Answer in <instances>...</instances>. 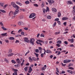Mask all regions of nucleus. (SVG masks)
Here are the masks:
<instances>
[{"label":"nucleus","mask_w":75,"mask_h":75,"mask_svg":"<svg viewBox=\"0 0 75 75\" xmlns=\"http://www.w3.org/2000/svg\"><path fill=\"white\" fill-rule=\"evenodd\" d=\"M11 4L15 8H16V9L20 8V7H19L17 5H16V3L14 2H12L11 3Z\"/></svg>","instance_id":"f257e3e1"},{"label":"nucleus","mask_w":75,"mask_h":75,"mask_svg":"<svg viewBox=\"0 0 75 75\" xmlns=\"http://www.w3.org/2000/svg\"><path fill=\"white\" fill-rule=\"evenodd\" d=\"M34 39L33 38L31 39L30 40V43L32 44L33 45H34Z\"/></svg>","instance_id":"f03ea898"},{"label":"nucleus","mask_w":75,"mask_h":75,"mask_svg":"<svg viewBox=\"0 0 75 75\" xmlns=\"http://www.w3.org/2000/svg\"><path fill=\"white\" fill-rule=\"evenodd\" d=\"M18 9H16V10L15 11V12H14L13 13V15L14 16H15V15H16L18 13V11H19V10Z\"/></svg>","instance_id":"7ed1b4c3"},{"label":"nucleus","mask_w":75,"mask_h":75,"mask_svg":"<svg viewBox=\"0 0 75 75\" xmlns=\"http://www.w3.org/2000/svg\"><path fill=\"white\" fill-rule=\"evenodd\" d=\"M35 16V14L34 13H33L31 14L29 16V18H33Z\"/></svg>","instance_id":"20e7f679"},{"label":"nucleus","mask_w":75,"mask_h":75,"mask_svg":"<svg viewBox=\"0 0 75 75\" xmlns=\"http://www.w3.org/2000/svg\"><path fill=\"white\" fill-rule=\"evenodd\" d=\"M68 41L69 42L73 43L74 41V38L71 39H68Z\"/></svg>","instance_id":"39448f33"},{"label":"nucleus","mask_w":75,"mask_h":75,"mask_svg":"<svg viewBox=\"0 0 75 75\" xmlns=\"http://www.w3.org/2000/svg\"><path fill=\"white\" fill-rule=\"evenodd\" d=\"M13 13H14V12H13V11H11L8 14V16H13Z\"/></svg>","instance_id":"423d86ee"},{"label":"nucleus","mask_w":75,"mask_h":75,"mask_svg":"<svg viewBox=\"0 0 75 75\" xmlns=\"http://www.w3.org/2000/svg\"><path fill=\"white\" fill-rule=\"evenodd\" d=\"M24 40L26 42H29V40H28L27 38H24Z\"/></svg>","instance_id":"0eeeda50"},{"label":"nucleus","mask_w":75,"mask_h":75,"mask_svg":"<svg viewBox=\"0 0 75 75\" xmlns=\"http://www.w3.org/2000/svg\"><path fill=\"white\" fill-rule=\"evenodd\" d=\"M46 53L51 54V53H52V52L50 50H46Z\"/></svg>","instance_id":"6e6552de"},{"label":"nucleus","mask_w":75,"mask_h":75,"mask_svg":"<svg viewBox=\"0 0 75 75\" xmlns=\"http://www.w3.org/2000/svg\"><path fill=\"white\" fill-rule=\"evenodd\" d=\"M13 71H14V72L15 74V75H17V71H18V70L17 69H13Z\"/></svg>","instance_id":"1a4fd4ad"},{"label":"nucleus","mask_w":75,"mask_h":75,"mask_svg":"<svg viewBox=\"0 0 75 75\" xmlns=\"http://www.w3.org/2000/svg\"><path fill=\"white\" fill-rule=\"evenodd\" d=\"M62 20H68V18L67 17H64L62 18Z\"/></svg>","instance_id":"9d476101"},{"label":"nucleus","mask_w":75,"mask_h":75,"mask_svg":"<svg viewBox=\"0 0 75 75\" xmlns=\"http://www.w3.org/2000/svg\"><path fill=\"white\" fill-rule=\"evenodd\" d=\"M16 62L18 64H20V60L18 58L16 59Z\"/></svg>","instance_id":"9b49d317"},{"label":"nucleus","mask_w":75,"mask_h":75,"mask_svg":"<svg viewBox=\"0 0 75 75\" xmlns=\"http://www.w3.org/2000/svg\"><path fill=\"white\" fill-rule=\"evenodd\" d=\"M18 24L19 25H23V22H19L18 23Z\"/></svg>","instance_id":"f8f14e48"},{"label":"nucleus","mask_w":75,"mask_h":75,"mask_svg":"<svg viewBox=\"0 0 75 75\" xmlns=\"http://www.w3.org/2000/svg\"><path fill=\"white\" fill-rule=\"evenodd\" d=\"M67 72H68V73H70L71 74H73V72H72V71L70 70H67Z\"/></svg>","instance_id":"ddd939ff"},{"label":"nucleus","mask_w":75,"mask_h":75,"mask_svg":"<svg viewBox=\"0 0 75 75\" xmlns=\"http://www.w3.org/2000/svg\"><path fill=\"white\" fill-rule=\"evenodd\" d=\"M4 61H5L6 62L7 64H9V61H8V60L7 59L4 58Z\"/></svg>","instance_id":"4468645a"},{"label":"nucleus","mask_w":75,"mask_h":75,"mask_svg":"<svg viewBox=\"0 0 75 75\" xmlns=\"http://www.w3.org/2000/svg\"><path fill=\"white\" fill-rule=\"evenodd\" d=\"M7 33H4L1 34V35L2 36H7Z\"/></svg>","instance_id":"2eb2a0df"},{"label":"nucleus","mask_w":75,"mask_h":75,"mask_svg":"<svg viewBox=\"0 0 75 75\" xmlns=\"http://www.w3.org/2000/svg\"><path fill=\"white\" fill-rule=\"evenodd\" d=\"M16 4H19L20 6H22V4L18 2H16Z\"/></svg>","instance_id":"dca6fc26"},{"label":"nucleus","mask_w":75,"mask_h":75,"mask_svg":"<svg viewBox=\"0 0 75 75\" xmlns=\"http://www.w3.org/2000/svg\"><path fill=\"white\" fill-rule=\"evenodd\" d=\"M52 10L53 11H54V12H57V9L55 8H52Z\"/></svg>","instance_id":"f3484780"},{"label":"nucleus","mask_w":75,"mask_h":75,"mask_svg":"<svg viewBox=\"0 0 75 75\" xmlns=\"http://www.w3.org/2000/svg\"><path fill=\"white\" fill-rule=\"evenodd\" d=\"M8 38L11 40H14L15 39L14 37H10V38Z\"/></svg>","instance_id":"a211bd4d"},{"label":"nucleus","mask_w":75,"mask_h":75,"mask_svg":"<svg viewBox=\"0 0 75 75\" xmlns=\"http://www.w3.org/2000/svg\"><path fill=\"white\" fill-rule=\"evenodd\" d=\"M61 13L60 12H59L58 13V17H60L61 16Z\"/></svg>","instance_id":"6ab92c4d"},{"label":"nucleus","mask_w":75,"mask_h":75,"mask_svg":"<svg viewBox=\"0 0 75 75\" xmlns=\"http://www.w3.org/2000/svg\"><path fill=\"white\" fill-rule=\"evenodd\" d=\"M25 3L26 4H30V1H27L25 2Z\"/></svg>","instance_id":"aec40b11"},{"label":"nucleus","mask_w":75,"mask_h":75,"mask_svg":"<svg viewBox=\"0 0 75 75\" xmlns=\"http://www.w3.org/2000/svg\"><path fill=\"white\" fill-rule=\"evenodd\" d=\"M57 43L60 44H61V43H62V41L60 40H58L57 41Z\"/></svg>","instance_id":"412c9836"},{"label":"nucleus","mask_w":75,"mask_h":75,"mask_svg":"<svg viewBox=\"0 0 75 75\" xmlns=\"http://www.w3.org/2000/svg\"><path fill=\"white\" fill-rule=\"evenodd\" d=\"M24 61H25V60H23V61L22 63H21V67H22L23 65V64L24 63Z\"/></svg>","instance_id":"4be33fe9"},{"label":"nucleus","mask_w":75,"mask_h":75,"mask_svg":"<svg viewBox=\"0 0 75 75\" xmlns=\"http://www.w3.org/2000/svg\"><path fill=\"white\" fill-rule=\"evenodd\" d=\"M0 11H1V12H2V13H5L6 12V11H5L4 10L2 9H0Z\"/></svg>","instance_id":"5701e85b"},{"label":"nucleus","mask_w":75,"mask_h":75,"mask_svg":"<svg viewBox=\"0 0 75 75\" xmlns=\"http://www.w3.org/2000/svg\"><path fill=\"white\" fill-rule=\"evenodd\" d=\"M11 62L13 63L14 64H16V62L14 60H12L11 61Z\"/></svg>","instance_id":"b1692460"},{"label":"nucleus","mask_w":75,"mask_h":75,"mask_svg":"<svg viewBox=\"0 0 75 75\" xmlns=\"http://www.w3.org/2000/svg\"><path fill=\"white\" fill-rule=\"evenodd\" d=\"M13 55H14V53H11V54L8 55V57H11V56H13Z\"/></svg>","instance_id":"393cba45"},{"label":"nucleus","mask_w":75,"mask_h":75,"mask_svg":"<svg viewBox=\"0 0 75 75\" xmlns=\"http://www.w3.org/2000/svg\"><path fill=\"white\" fill-rule=\"evenodd\" d=\"M24 69L25 71H27L28 70V67H25Z\"/></svg>","instance_id":"a878e982"},{"label":"nucleus","mask_w":75,"mask_h":75,"mask_svg":"<svg viewBox=\"0 0 75 75\" xmlns=\"http://www.w3.org/2000/svg\"><path fill=\"white\" fill-rule=\"evenodd\" d=\"M1 28H2V29H3V30H4L5 31H6V30H7V28H5L4 27H1Z\"/></svg>","instance_id":"bb28decb"},{"label":"nucleus","mask_w":75,"mask_h":75,"mask_svg":"<svg viewBox=\"0 0 75 75\" xmlns=\"http://www.w3.org/2000/svg\"><path fill=\"white\" fill-rule=\"evenodd\" d=\"M68 69H71V70H74V68L72 67H69L68 68Z\"/></svg>","instance_id":"cd10ccee"},{"label":"nucleus","mask_w":75,"mask_h":75,"mask_svg":"<svg viewBox=\"0 0 75 75\" xmlns=\"http://www.w3.org/2000/svg\"><path fill=\"white\" fill-rule=\"evenodd\" d=\"M41 6L42 7H44V2H42Z\"/></svg>","instance_id":"c85d7f7f"},{"label":"nucleus","mask_w":75,"mask_h":75,"mask_svg":"<svg viewBox=\"0 0 75 75\" xmlns=\"http://www.w3.org/2000/svg\"><path fill=\"white\" fill-rule=\"evenodd\" d=\"M29 52H30V50H28V52H26V53L25 54V56H26L27 55V54H28V53H29Z\"/></svg>","instance_id":"c756f323"},{"label":"nucleus","mask_w":75,"mask_h":75,"mask_svg":"<svg viewBox=\"0 0 75 75\" xmlns=\"http://www.w3.org/2000/svg\"><path fill=\"white\" fill-rule=\"evenodd\" d=\"M33 6H34L35 7H38V5L37 4H33Z\"/></svg>","instance_id":"7c9ffc66"},{"label":"nucleus","mask_w":75,"mask_h":75,"mask_svg":"<svg viewBox=\"0 0 75 75\" xmlns=\"http://www.w3.org/2000/svg\"><path fill=\"white\" fill-rule=\"evenodd\" d=\"M32 59L33 61H37V59L34 57H32Z\"/></svg>","instance_id":"2f4dec72"},{"label":"nucleus","mask_w":75,"mask_h":75,"mask_svg":"<svg viewBox=\"0 0 75 75\" xmlns=\"http://www.w3.org/2000/svg\"><path fill=\"white\" fill-rule=\"evenodd\" d=\"M72 12L73 13V14L74 16H75V10H73L72 11Z\"/></svg>","instance_id":"473e14b6"},{"label":"nucleus","mask_w":75,"mask_h":75,"mask_svg":"<svg viewBox=\"0 0 75 75\" xmlns=\"http://www.w3.org/2000/svg\"><path fill=\"white\" fill-rule=\"evenodd\" d=\"M71 66H73V64L72 63H70L69 64V65L68 66V67H71Z\"/></svg>","instance_id":"72a5a7b5"},{"label":"nucleus","mask_w":75,"mask_h":75,"mask_svg":"<svg viewBox=\"0 0 75 75\" xmlns=\"http://www.w3.org/2000/svg\"><path fill=\"white\" fill-rule=\"evenodd\" d=\"M0 5H1V7H3L4 6V4H3V3H1V2H0Z\"/></svg>","instance_id":"f704fd0d"},{"label":"nucleus","mask_w":75,"mask_h":75,"mask_svg":"<svg viewBox=\"0 0 75 75\" xmlns=\"http://www.w3.org/2000/svg\"><path fill=\"white\" fill-rule=\"evenodd\" d=\"M0 25H1V26H4V24H3V22H0Z\"/></svg>","instance_id":"c9c22d12"},{"label":"nucleus","mask_w":75,"mask_h":75,"mask_svg":"<svg viewBox=\"0 0 75 75\" xmlns=\"http://www.w3.org/2000/svg\"><path fill=\"white\" fill-rule=\"evenodd\" d=\"M47 18L48 19H51V16H48L47 17Z\"/></svg>","instance_id":"e433bc0d"},{"label":"nucleus","mask_w":75,"mask_h":75,"mask_svg":"<svg viewBox=\"0 0 75 75\" xmlns=\"http://www.w3.org/2000/svg\"><path fill=\"white\" fill-rule=\"evenodd\" d=\"M35 55L36 57H38V55H39L38 54V53H35Z\"/></svg>","instance_id":"4c0bfd02"},{"label":"nucleus","mask_w":75,"mask_h":75,"mask_svg":"<svg viewBox=\"0 0 75 75\" xmlns=\"http://www.w3.org/2000/svg\"><path fill=\"white\" fill-rule=\"evenodd\" d=\"M63 62L64 63H67V59H65L64 60Z\"/></svg>","instance_id":"58836bf2"},{"label":"nucleus","mask_w":75,"mask_h":75,"mask_svg":"<svg viewBox=\"0 0 75 75\" xmlns=\"http://www.w3.org/2000/svg\"><path fill=\"white\" fill-rule=\"evenodd\" d=\"M47 1H48V2H49V4H51V0H48Z\"/></svg>","instance_id":"ea45409f"},{"label":"nucleus","mask_w":75,"mask_h":75,"mask_svg":"<svg viewBox=\"0 0 75 75\" xmlns=\"http://www.w3.org/2000/svg\"><path fill=\"white\" fill-rule=\"evenodd\" d=\"M61 64H62V66H63V67H65L66 65V64H63V63H62Z\"/></svg>","instance_id":"a19ab883"},{"label":"nucleus","mask_w":75,"mask_h":75,"mask_svg":"<svg viewBox=\"0 0 75 75\" xmlns=\"http://www.w3.org/2000/svg\"><path fill=\"white\" fill-rule=\"evenodd\" d=\"M56 71L58 73H59V70L58 69V68H57V67L56 68Z\"/></svg>","instance_id":"79ce46f5"},{"label":"nucleus","mask_w":75,"mask_h":75,"mask_svg":"<svg viewBox=\"0 0 75 75\" xmlns=\"http://www.w3.org/2000/svg\"><path fill=\"white\" fill-rule=\"evenodd\" d=\"M46 9L47 11H50V9L47 6L46 7Z\"/></svg>","instance_id":"37998d69"},{"label":"nucleus","mask_w":75,"mask_h":75,"mask_svg":"<svg viewBox=\"0 0 75 75\" xmlns=\"http://www.w3.org/2000/svg\"><path fill=\"white\" fill-rule=\"evenodd\" d=\"M40 37H44V34H41V35H40Z\"/></svg>","instance_id":"c03bdc74"},{"label":"nucleus","mask_w":75,"mask_h":75,"mask_svg":"<svg viewBox=\"0 0 75 75\" xmlns=\"http://www.w3.org/2000/svg\"><path fill=\"white\" fill-rule=\"evenodd\" d=\"M59 33H60V32H56L55 33V35H57L59 34Z\"/></svg>","instance_id":"a18cd8bd"},{"label":"nucleus","mask_w":75,"mask_h":75,"mask_svg":"<svg viewBox=\"0 0 75 75\" xmlns=\"http://www.w3.org/2000/svg\"><path fill=\"white\" fill-rule=\"evenodd\" d=\"M8 51V53H11L12 52V49H9Z\"/></svg>","instance_id":"49530a36"},{"label":"nucleus","mask_w":75,"mask_h":75,"mask_svg":"<svg viewBox=\"0 0 75 75\" xmlns=\"http://www.w3.org/2000/svg\"><path fill=\"white\" fill-rule=\"evenodd\" d=\"M71 61V60H70L67 59V63H69V62H70Z\"/></svg>","instance_id":"de8ad7c7"},{"label":"nucleus","mask_w":75,"mask_h":75,"mask_svg":"<svg viewBox=\"0 0 75 75\" xmlns=\"http://www.w3.org/2000/svg\"><path fill=\"white\" fill-rule=\"evenodd\" d=\"M37 41H38V42H43V41H42V40H37Z\"/></svg>","instance_id":"09e8293b"},{"label":"nucleus","mask_w":75,"mask_h":75,"mask_svg":"<svg viewBox=\"0 0 75 75\" xmlns=\"http://www.w3.org/2000/svg\"><path fill=\"white\" fill-rule=\"evenodd\" d=\"M56 24H57V23H56V22H54V25H53V26L54 27H55L56 25Z\"/></svg>","instance_id":"8fccbe9b"},{"label":"nucleus","mask_w":75,"mask_h":75,"mask_svg":"<svg viewBox=\"0 0 75 75\" xmlns=\"http://www.w3.org/2000/svg\"><path fill=\"white\" fill-rule=\"evenodd\" d=\"M35 51L36 52L38 53V52H39V50H38V49H36L35 50Z\"/></svg>","instance_id":"3c124183"},{"label":"nucleus","mask_w":75,"mask_h":75,"mask_svg":"<svg viewBox=\"0 0 75 75\" xmlns=\"http://www.w3.org/2000/svg\"><path fill=\"white\" fill-rule=\"evenodd\" d=\"M46 68H47V67H43L42 69V71L45 70V69H46Z\"/></svg>","instance_id":"603ef678"},{"label":"nucleus","mask_w":75,"mask_h":75,"mask_svg":"<svg viewBox=\"0 0 75 75\" xmlns=\"http://www.w3.org/2000/svg\"><path fill=\"white\" fill-rule=\"evenodd\" d=\"M59 18H57L55 19L54 21H59Z\"/></svg>","instance_id":"864d4df0"},{"label":"nucleus","mask_w":75,"mask_h":75,"mask_svg":"<svg viewBox=\"0 0 75 75\" xmlns=\"http://www.w3.org/2000/svg\"><path fill=\"white\" fill-rule=\"evenodd\" d=\"M68 3L70 4H72V2H71V1H68Z\"/></svg>","instance_id":"5fc2aeb1"},{"label":"nucleus","mask_w":75,"mask_h":75,"mask_svg":"<svg viewBox=\"0 0 75 75\" xmlns=\"http://www.w3.org/2000/svg\"><path fill=\"white\" fill-rule=\"evenodd\" d=\"M29 70L33 71V69H32V67H29Z\"/></svg>","instance_id":"6e6d98bb"},{"label":"nucleus","mask_w":75,"mask_h":75,"mask_svg":"<svg viewBox=\"0 0 75 75\" xmlns=\"http://www.w3.org/2000/svg\"><path fill=\"white\" fill-rule=\"evenodd\" d=\"M8 5L7 4L5 5L4 6V8H6L7 6H8Z\"/></svg>","instance_id":"4d7b16f0"},{"label":"nucleus","mask_w":75,"mask_h":75,"mask_svg":"<svg viewBox=\"0 0 75 75\" xmlns=\"http://www.w3.org/2000/svg\"><path fill=\"white\" fill-rule=\"evenodd\" d=\"M64 43L65 44H66V45H67L68 43V42L67 41H64Z\"/></svg>","instance_id":"13d9d810"},{"label":"nucleus","mask_w":75,"mask_h":75,"mask_svg":"<svg viewBox=\"0 0 75 75\" xmlns=\"http://www.w3.org/2000/svg\"><path fill=\"white\" fill-rule=\"evenodd\" d=\"M57 23H58L59 25H61V22L59 21H58Z\"/></svg>","instance_id":"bf43d9fd"},{"label":"nucleus","mask_w":75,"mask_h":75,"mask_svg":"<svg viewBox=\"0 0 75 75\" xmlns=\"http://www.w3.org/2000/svg\"><path fill=\"white\" fill-rule=\"evenodd\" d=\"M39 50L40 51H42V48L40 47H39Z\"/></svg>","instance_id":"052dcab7"},{"label":"nucleus","mask_w":75,"mask_h":75,"mask_svg":"<svg viewBox=\"0 0 75 75\" xmlns=\"http://www.w3.org/2000/svg\"><path fill=\"white\" fill-rule=\"evenodd\" d=\"M21 34L22 35H24V33L23 32H21Z\"/></svg>","instance_id":"680f3d73"},{"label":"nucleus","mask_w":75,"mask_h":75,"mask_svg":"<svg viewBox=\"0 0 75 75\" xmlns=\"http://www.w3.org/2000/svg\"><path fill=\"white\" fill-rule=\"evenodd\" d=\"M41 56V57L42 58V57H43V56L44 55V53H42L41 55H40Z\"/></svg>","instance_id":"e2e57ef3"},{"label":"nucleus","mask_w":75,"mask_h":75,"mask_svg":"<svg viewBox=\"0 0 75 75\" xmlns=\"http://www.w3.org/2000/svg\"><path fill=\"white\" fill-rule=\"evenodd\" d=\"M65 71H62L61 72V74H65Z\"/></svg>","instance_id":"0e129e2a"},{"label":"nucleus","mask_w":75,"mask_h":75,"mask_svg":"<svg viewBox=\"0 0 75 75\" xmlns=\"http://www.w3.org/2000/svg\"><path fill=\"white\" fill-rule=\"evenodd\" d=\"M60 54H61V52L58 51V54H57L58 55H59Z\"/></svg>","instance_id":"69168bd1"},{"label":"nucleus","mask_w":75,"mask_h":75,"mask_svg":"<svg viewBox=\"0 0 75 75\" xmlns=\"http://www.w3.org/2000/svg\"><path fill=\"white\" fill-rule=\"evenodd\" d=\"M16 17V16L15 15H14V16H13L12 17V18L13 19V18H15Z\"/></svg>","instance_id":"338daca9"},{"label":"nucleus","mask_w":75,"mask_h":75,"mask_svg":"<svg viewBox=\"0 0 75 75\" xmlns=\"http://www.w3.org/2000/svg\"><path fill=\"white\" fill-rule=\"evenodd\" d=\"M22 31V29H21L18 31V33H20V32H21Z\"/></svg>","instance_id":"774afa93"}]
</instances>
